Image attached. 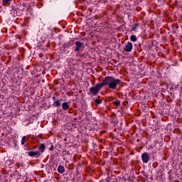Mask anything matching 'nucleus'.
<instances>
[{"mask_svg": "<svg viewBox=\"0 0 182 182\" xmlns=\"http://www.w3.org/2000/svg\"><path fill=\"white\" fill-rule=\"evenodd\" d=\"M25 143H26V136H23L21 139V145L23 146V144H25Z\"/></svg>", "mask_w": 182, "mask_h": 182, "instance_id": "ddd939ff", "label": "nucleus"}, {"mask_svg": "<svg viewBox=\"0 0 182 182\" xmlns=\"http://www.w3.org/2000/svg\"><path fill=\"white\" fill-rule=\"evenodd\" d=\"M58 171L60 174H63V173H65V167L62 165H60L58 168Z\"/></svg>", "mask_w": 182, "mask_h": 182, "instance_id": "0eeeda50", "label": "nucleus"}, {"mask_svg": "<svg viewBox=\"0 0 182 182\" xmlns=\"http://www.w3.org/2000/svg\"><path fill=\"white\" fill-rule=\"evenodd\" d=\"M75 52H80V50H83V43L80 41H75Z\"/></svg>", "mask_w": 182, "mask_h": 182, "instance_id": "7ed1b4c3", "label": "nucleus"}, {"mask_svg": "<svg viewBox=\"0 0 182 182\" xmlns=\"http://www.w3.org/2000/svg\"><path fill=\"white\" fill-rule=\"evenodd\" d=\"M118 85H122V80L116 79L113 76H107L102 80V83H97L95 87L90 88V95L91 96H97L99 92L102 90L104 86H107L109 89L114 90L117 87Z\"/></svg>", "mask_w": 182, "mask_h": 182, "instance_id": "f257e3e1", "label": "nucleus"}, {"mask_svg": "<svg viewBox=\"0 0 182 182\" xmlns=\"http://www.w3.org/2000/svg\"><path fill=\"white\" fill-rule=\"evenodd\" d=\"M9 2H12V0H2V4L3 5H8V4H9Z\"/></svg>", "mask_w": 182, "mask_h": 182, "instance_id": "f8f14e48", "label": "nucleus"}, {"mask_svg": "<svg viewBox=\"0 0 182 182\" xmlns=\"http://www.w3.org/2000/svg\"><path fill=\"white\" fill-rule=\"evenodd\" d=\"M94 102H95L96 106H99V105H102V100H100V99H99V98L94 100Z\"/></svg>", "mask_w": 182, "mask_h": 182, "instance_id": "9d476101", "label": "nucleus"}, {"mask_svg": "<svg viewBox=\"0 0 182 182\" xmlns=\"http://www.w3.org/2000/svg\"><path fill=\"white\" fill-rule=\"evenodd\" d=\"M115 106H120V101H115L113 102Z\"/></svg>", "mask_w": 182, "mask_h": 182, "instance_id": "2eb2a0df", "label": "nucleus"}, {"mask_svg": "<svg viewBox=\"0 0 182 182\" xmlns=\"http://www.w3.org/2000/svg\"><path fill=\"white\" fill-rule=\"evenodd\" d=\"M53 107H59L60 106H61L60 100H57L54 101L53 103Z\"/></svg>", "mask_w": 182, "mask_h": 182, "instance_id": "423d86ee", "label": "nucleus"}, {"mask_svg": "<svg viewBox=\"0 0 182 182\" xmlns=\"http://www.w3.org/2000/svg\"><path fill=\"white\" fill-rule=\"evenodd\" d=\"M53 149H54L53 145H52V146L50 147V149H49L50 151H53Z\"/></svg>", "mask_w": 182, "mask_h": 182, "instance_id": "a211bd4d", "label": "nucleus"}, {"mask_svg": "<svg viewBox=\"0 0 182 182\" xmlns=\"http://www.w3.org/2000/svg\"><path fill=\"white\" fill-rule=\"evenodd\" d=\"M80 58H82V59H85L86 58L85 54L80 55Z\"/></svg>", "mask_w": 182, "mask_h": 182, "instance_id": "f3484780", "label": "nucleus"}, {"mask_svg": "<svg viewBox=\"0 0 182 182\" xmlns=\"http://www.w3.org/2000/svg\"><path fill=\"white\" fill-rule=\"evenodd\" d=\"M16 167H17V168H19L21 167V164H16Z\"/></svg>", "mask_w": 182, "mask_h": 182, "instance_id": "6ab92c4d", "label": "nucleus"}, {"mask_svg": "<svg viewBox=\"0 0 182 182\" xmlns=\"http://www.w3.org/2000/svg\"><path fill=\"white\" fill-rule=\"evenodd\" d=\"M62 107L63 110H68L69 109V104L68 102H63L62 104Z\"/></svg>", "mask_w": 182, "mask_h": 182, "instance_id": "6e6552de", "label": "nucleus"}, {"mask_svg": "<svg viewBox=\"0 0 182 182\" xmlns=\"http://www.w3.org/2000/svg\"><path fill=\"white\" fill-rule=\"evenodd\" d=\"M141 160L143 163H145V164H147L149 161H150V155H149V153L144 152L141 156Z\"/></svg>", "mask_w": 182, "mask_h": 182, "instance_id": "f03ea898", "label": "nucleus"}, {"mask_svg": "<svg viewBox=\"0 0 182 182\" xmlns=\"http://www.w3.org/2000/svg\"><path fill=\"white\" fill-rule=\"evenodd\" d=\"M137 26H139V23H134L132 27V31H136V29H137Z\"/></svg>", "mask_w": 182, "mask_h": 182, "instance_id": "4468645a", "label": "nucleus"}, {"mask_svg": "<svg viewBox=\"0 0 182 182\" xmlns=\"http://www.w3.org/2000/svg\"><path fill=\"white\" fill-rule=\"evenodd\" d=\"M130 41H132V42H136V41H137V38L136 37V36L132 35L130 36Z\"/></svg>", "mask_w": 182, "mask_h": 182, "instance_id": "9b49d317", "label": "nucleus"}, {"mask_svg": "<svg viewBox=\"0 0 182 182\" xmlns=\"http://www.w3.org/2000/svg\"><path fill=\"white\" fill-rule=\"evenodd\" d=\"M28 155L29 156V157H39V156H41V151H31L28 152Z\"/></svg>", "mask_w": 182, "mask_h": 182, "instance_id": "20e7f679", "label": "nucleus"}, {"mask_svg": "<svg viewBox=\"0 0 182 182\" xmlns=\"http://www.w3.org/2000/svg\"><path fill=\"white\" fill-rule=\"evenodd\" d=\"M132 49H133V44L131 42H128L124 50L125 52H132Z\"/></svg>", "mask_w": 182, "mask_h": 182, "instance_id": "39448f33", "label": "nucleus"}, {"mask_svg": "<svg viewBox=\"0 0 182 182\" xmlns=\"http://www.w3.org/2000/svg\"><path fill=\"white\" fill-rule=\"evenodd\" d=\"M52 99H53V102H55V101L57 100H56V97H55V96L53 97Z\"/></svg>", "mask_w": 182, "mask_h": 182, "instance_id": "aec40b11", "label": "nucleus"}, {"mask_svg": "<svg viewBox=\"0 0 182 182\" xmlns=\"http://www.w3.org/2000/svg\"><path fill=\"white\" fill-rule=\"evenodd\" d=\"M141 173L144 176V177H146V178L149 177V175H147L144 171H141Z\"/></svg>", "mask_w": 182, "mask_h": 182, "instance_id": "dca6fc26", "label": "nucleus"}, {"mask_svg": "<svg viewBox=\"0 0 182 182\" xmlns=\"http://www.w3.org/2000/svg\"><path fill=\"white\" fill-rule=\"evenodd\" d=\"M45 149H46V147L45 146V144H41V146H39V151L41 153V154H42V153H43V151H45Z\"/></svg>", "mask_w": 182, "mask_h": 182, "instance_id": "1a4fd4ad", "label": "nucleus"}, {"mask_svg": "<svg viewBox=\"0 0 182 182\" xmlns=\"http://www.w3.org/2000/svg\"><path fill=\"white\" fill-rule=\"evenodd\" d=\"M152 153H153V154H154V153L156 154V152H154V151H153Z\"/></svg>", "mask_w": 182, "mask_h": 182, "instance_id": "412c9836", "label": "nucleus"}]
</instances>
